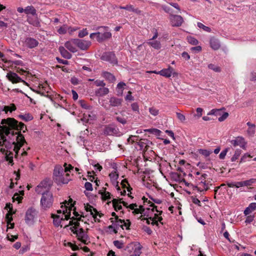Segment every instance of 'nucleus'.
Segmentation results:
<instances>
[{
  "mask_svg": "<svg viewBox=\"0 0 256 256\" xmlns=\"http://www.w3.org/2000/svg\"><path fill=\"white\" fill-rule=\"evenodd\" d=\"M0 126V130H2L4 132L5 135L8 136L10 134L11 130H22L23 132H25L27 130L26 126L22 122H18L14 118H8L6 119H2L1 121Z\"/></svg>",
  "mask_w": 256,
  "mask_h": 256,
  "instance_id": "1",
  "label": "nucleus"
},
{
  "mask_svg": "<svg viewBox=\"0 0 256 256\" xmlns=\"http://www.w3.org/2000/svg\"><path fill=\"white\" fill-rule=\"evenodd\" d=\"M53 178L54 182L58 184H66L70 180V174H65L64 168L60 165L55 166L53 172Z\"/></svg>",
  "mask_w": 256,
  "mask_h": 256,
  "instance_id": "2",
  "label": "nucleus"
},
{
  "mask_svg": "<svg viewBox=\"0 0 256 256\" xmlns=\"http://www.w3.org/2000/svg\"><path fill=\"white\" fill-rule=\"evenodd\" d=\"M96 30L100 31L90 34V37L91 39H94L96 38V41L98 42H102L110 38L112 36V33L109 31L108 26H98L96 28Z\"/></svg>",
  "mask_w": 256,
  "mask_h": 256,
  "instance_id": "3",
  "label": "nucleus"
},
{
  "mask_svg": "<svg viewBox=\"0 0 256 256\" xmlns=\"http://www.w3.org/2000/svg\"><path fill=\"white\" fill-rule=\"evenodd\" d=\"M54 202V197L50 191H46L44 194H42L40 199V205L43 210H47L51 208Z\"/></svg>",
  "mask_w": 256,
  "mask_h": 256,
  "instance_id": "4",
  "label": "nucleus"
},
{
  "mask_svg": "<svg viewBox=\"0 0 256 256\" xmlns=\"http://www.w3.org/2000/svg\"><path fill=\"white\" fill-rule=\"evenodd\" d=\"M207 176L206 174H202L199 178L198 184L194 186V188L200 192L207 191L212 185L210 182L208 181Z\"/></svg>",
  "mask_w": 256,
  "mask_h": 256,
  "instance_id": "5",
  "label": "nucleus"
},
{
  "mask_svg": "<svg viewBox=\"0 0 256 256\" xmlns=\"http://www.w3.org/2000/svg\"><path fill=\"white\" fill-rule=\"evenodd\" d=\"M18 134L16 137V142H13L12 144L14 145V150L16 152V155L18 154V150L26 142V140L24 136L21 134L20 132H14V131L12 132V136L14 134Z\"/></svg>",
  "mask_w": 256,
  "mask_h": 256,
  "instance_id": "6",
  "label": "nucleus"
},
{
  "mask_svg": "<svg viewBox=\"0 0 256 256\" xmlns=\"http://www.w3.org/2000/svg\"><path fill=\"white\" fill-rule=\"evenodd\" d=\"M74 234L76 235L78 240L84 244H88L90 242L89 236L83 228H80L78 230H76Z\"/></svg>",
  "mask_w": 256,
  "mask_h": 256,
  "instance_id": "7",
  "label": "nucleus"
},
{
  "mask_svg": "<svg viewBox=\"0 0 256 256\" xmlns=\"http://www.w3.org/2000/svg\"><path fill=\"white\" fill-rule=\"evenodd\" d=\"M170 20L172 26H180L184 22L183 18L180 16L176 14H170Z\"/></svg>",
  "mask_w": 256,
  "mask_h": 256,
  "instance_id": "8",
  "label": "nucleus"
},
{
  "mask_svg": "<svg viewBox=\"0 0 256 256\" xmlns=\"http://www.w3.org/2000/svg\"><path fill=\"white\" fill-rule=\"evenodd\" d=\"M158 73L159 74L166 78H170L172 75L174 77L178 76V73L176 72L174 68L170 66H168V68H164L160 71H158Z\"/></svg>",
  "mask_w": 256,
  "mask_h": 256,
  "instance_id": "9",
  "label": "nucleus"
},
{
  "mask_svg": "<svg viewBox=\"0 0 256 256\" xmlns=\"http://www.w3.org/2000/svg\"><path fill=\"white\" fill-rule=\"evenodd\" d=\"M23 42L24 46L30 49L38 46L39 44L38 40L31 37L26 38Z\"/></svg>",
  "mask_w": 256,
  "mask_h": 256,
  "instance_id": "10",
  "label": "nucleus"
},
{
  "mask_svg": "<svg viewBox=\"0 0 256 256\" xmlns=\"http://www.w3.org/2000/svg\"><path fill=\"white\" fill-rule=\"evenodd\" d=\"M76 39V45L77 47L82 50H86L88 49L91 45V42L82 39Z\"/></svg>",
  "mask_w": 256,
  "mask_h": 256,
  "instance_id": "11",
  "label": "nucleus"
},
{
  "mask_svg": "<svg viewBox=\"0 0 256 256\" xmlns=\"http://www.w3.org/2000/svg\"><path fill=\"white\" fill-rule=\"evenodd\" d=\"M102 60L108 62L112 64H116L117 61L114 54L112 52H106L102 54L101 56Z\"/></svg>",
  "mask_w": 256,
  "mask_h": 256,
  "instance_id": "12",
  "label": "nucleus"
},
{
  "mask_svg": "<svg viewBox=\"0 0 256 256\" xmlns=\"http://www.w3.org/2000/svg\"><path fill=\"white\" fill-rule=\"evenodd\" d=\"M64 46L68 50L72 53L76 52L78 51L76 45V39L72 38L64 43Z\"/></svg>",
  "mask_w": 256,
  "mask_h": 256,
  "instance_id": "13",
  "label": "nucleus"
},
{
  "mask_svg": "<svg viewBox=\"0 0 256 256\" xmlns=\"http://www.w3.org/2000/svg\"><path fill=\"white\" fill-rule=\"evenodd\" d=\"M230 143L234 146H240L244 150L246 149V142L242 136H238L234 140H232Z\"/></svg>",
  "mask_w": 256,
  "mask_h": 256,
  "instance_id": "14",
  "label": "nucleus"
},
{
  "mask_svg": "<svg viewBox=\"0 0 256 256\" xmlns=\"http://www.w3.org/2000/svg\"><path fill=\"white\" fill-rule=\"evenodd\" d=\"M60 208L61 210H57V213L58 214H61L62 212V216L64 218V219L66 220L70 219L71 208H68V209L67 206L63 205H62Z\"/></svg>",
  "mask_w": 256,
  "mask_h": 256,
  "instance_id": "15",
  "label": "nucleus"
},
{
  "mask_svg": "<svg viewBox=\"0 0 256 256\" xmlns=\"http://www.w3.org/2000/svg\"><path fill=\"white\" fill-rule=\"evenodd\" d=\"M36 214V212L35 209L30 208L28 210L26 214V223H30L32 222Z\"/></svg>",
  "mask_w": 256,
  "mask_h": 256,
  "instance_id": "16",
  "label": "nucleus"
},
{
  "mask_svg": "<svg viewBox=\"0 0 256 256\" xmlns=\"http://www.w3.org/2000/svg\"><path fill=\"white\" fill-rule=\"evenodd\" d=\"M27 22L35 27H40V24L39 18L38 17L37 14L36 15L27 16Z\"/></svg>",
  "mask_w": 256,
  "mask_h": 256,
  "instance_id": "17",
  "label": "nucleus"
},
{
  "mask_svg": "<svg viewBox=\"0 0 256 256\" xmlns=\"http://www.w3.org/2000/svg\"><path fill=\"white\" fill-rule=\"evenodd\" d=\"M6 77L12 83H18L21 82H24L18 75L13 72H9L7 74Z\"/></svg>",
  "mask_w": 256,
  "mask_h": 256,
  "instance_id": "18",
  "label": "nucleus"
},
{
  "mask_svg": "<svg viewBox=\"0 0 256 256\" xmlns=\"http://www.w3.org/2000/svg\"><path fill=\"white\" fill-rule=\"evenodd\" d=\"M85 210L86 211L90 212V214L92 216L95 221H96V216L98 214L99 215L100 217H101L102 216V214H100L96 209L94 208L92 206L88 204L85 206Z\"/></svg>",
  "mask_w": 256,
  "mask_h": 256,
  "instance_id": "19",
  "label": "nucleus"
},
{
  "mask_svg": "<svg viewBox=\"0 0 256 256\" xmlns=\"http://www.w3.org/2000/svg\"><path fill=\"white\" fill-rule=\"evenodd\" d=\"M132 248L134 250V254H132L130 256H140L141 254V246L138 244H130L127 246V248Z\"/></svg>",
  "mask_w": 256,
  "mask_h": 256,
  "instance_id": "20",
  "label": "nucleus"
},
{
  "mask_svg": "<svg viewBox=\"0 0 256 256\" xmlns=\"http://www.w3.org/2000/svg\"><path fill=\"white\" fill-rule=\"evenodd\" d=\"M51 216L54 219L53 223L56 226H60L61 227L62 226L60 225V223L62 220H65L64 217L60 216V215L53 214H52Z\"/></svg>",
  "mask_w": 256,
  "mask_h": 256,
  "instance_id": "21",
  "label": "nucleus"
},
{
  "mask_svg": "<svg viewBox=\"0 0 256 256\" xmlns=\"http://www.w3.org/2000/svg\"><path fill=\"white\" fill-rule=\"evenodd\" d=\"M102 76L110 82L113 83L116 80L115 76L109 72L104 71L102 73Z\"/></svg>",
  "mask_w": 256,
  "mask_h": 256,
  "instance_id": "22",
  "label": "nucleus"
},
{
  "mask_svg": "<svg viewBox=\"0 0 256 256\" xmlns=\"http://www.w3.org/2000/svg\"><path fill=\"white\" fill-rule=\"evenodd\" d=\"M108 92V88L104 86L97 89L95 91V94L96 96L100 97L107 94Z\"/></svg>",
  "mask_w": 256,
  "mask_h": 256,
  "instance_id": "23",
  "label": "nucleus"
},
{
  "mask_svg": "<svg viewBox=\"0 0 256 256\" xmlns=\"http://www.w3.org/2000/svg\"><path fill=\"white\" fill-rule=\"evenodd\" d=\"M62 56L66 59H70L72 57V54L66 50L64 47L60 46L58 48Z\"/></svg>",
  "mask_w": 256,
  "mask_h": 256,
  "instance_id": "24",
  "label": "nucleus"
},
{
  "mask_svg": "<svg viewBox=\"0 0 256 256\" xmlns=\"http://www.w3.org/2000/svg\"><path fill=\"white\" fill-rule=\"evenodd\" d=\"M122 100L116 97H112L110 100V105L112 106H120Z\"/></svg>",
  "mask_w": 256,
  "mask_h": 256,
  "instance_id": "25",
  "label": "nucleus"
},
{
  "mask_svg": "<svg viewBox=\"0 0 256 256\" xmlns=\"http://www.w3.org/2000/svg\"><path fill=\"white\" fill-rule=\"evenodd\" d=\"M210 45L211 48L214 50H218L220 46L218 40L214 38H210Z\"/></svg>",
  "mask_w": 256,
  "mask_h": 256,
  "instance_id": "26",
  "label": "nucleus"
},
{
  "mask_svg": "<svg viewBox=\"0 0 256 256\" xmlns=\"http://www.w3.org/2000/svg\"><path fill=\"white\" fill-rule=\"evenodd\" d=\"M45 184V182H42L39 185H38L36 188V192L38 194H42H42H44L46 192V187L44 186Z\"/></svg>",
  "mask_w": 256,
  "mask_h": 256,
  "instance_id": "27",
  "label": "nucleus"
},
{
  "mask_svg": "<svg viewBox=\"0 0 256 256\" xmlns=\"http://www.w3.org/2000/svg\"><path fill=\"white\" fill-rule=\"evenodd\" d=\"M147 43L148 45L156 50H159L161 48V44L160 41L156 40H150L149 42Z\"/></svg>",
  "mask_w": 256,
  "mask_h": 256,
  "instance_id": "28",
  "label": "nucleus"
},
{
  "mask_svg": "<svg viewBox=\"0 0 256 256\" xmlns=\"http://www.w3.org/2000/svg\"><path fill=\"white\" fill-rule=\"evenodd\" d=\"M25 14L27 15V16H30V14L32 16L36 15V10L32 6H28L25 8Z\"/></svg>",
  "mask_w": 256,
  "mask_h": 256,
  "instance_id": "29",
  "label": "nucleus"
},
{
  "mask_svg": "<svg viewBox=\"0 0 256 256\" xmlns=\"http://www.w3.org/2000/svg\"><path fill=\"white\" fill-rule=\"evenodd\" d=\"M256 210V203H251L248 207H247L244 210V214L247 216L250 214L252 212Z\"/></svg>",
  "mask_w": 256,
  "mask_h": 256,
  "instance_id": "30",
  "label": "nucleus"
},
{
  "mask_svg": "<svg viewBox=\"0 0 256 256\" xmlns=\"http://www.w3.org/2000/svg\"><path fill=\"white\" fill-rule=\"evenodd\" d=\"M119 8L120 9L132 11L136 14H140V11L139 10L138 8H134L133 6L131 4H127L125 6H120Z\"/></svg>",
  "mask_w": 256,
  "mask_h": 256,
  "instance_id": "31",
  "label": "nucleus"
},
{
  "mask_svg": "<svg viewBox=\"0 0 256 256\" xmlns=\"http://www.w3.org/2000/svg\"><path fill=\"white\" fill-rule=\"evenodd\" d=\"M116 132L115 128L112 126H106L104 130V134L106 135H112L114 134H116Z\"/></svg>",
  "mask_w": 256,
  "mask_h": 256,
  "instance_id": "32",
  "label": "nucleus"
},
{
  "mask_svg": "<svg viewBox=\"0 0 256 256\" xmlns=\"http://www.w3.org/2000/svg\"><path fill=\"white\" fill-rule=\"evenodd\" d=\"M118 222H120V227L124 229V226L126 227V230H129V227L130 226V220H127L126 222H125L124 220H118Z\"/></svg>",
  "mask_w": 256,
  "mask_h": 256,
  "instance_id": "33",
  "label": "nucleus"
},
{
  "mask_svg": "<svg viewBox=\"0 0 256 256\" xmlns=\"http://www.w3.org/2000/svg\"><path fill=\"white\" fill-rule=\"evenodd\" d=\"M120 199H116L114 198L112 200L113 206L114 208V210L118 211V210H120L122 208V206L119 204L120 201Z\"/></svg>",
  "mask_w": 256,
  "mask_h": 256,
  "instance_id": "34",
  "label": "nucleus"
},
{
  "mask_svg": "<svg viewBox=\"0 0 256 256\" xmlns=\"http://www.w3.org/2000/svg\"><path fill=\"white\" fill-rule=\"evenodd\" d=\"M126 86V84L124 82H120L117 84V92L120 95L122 94L124 88Z\"/></svg>",
  "mask_w": 256,
  "mask_h": 256,
  "instance_id": "35",
  "label": "nucleus"
},
{
  "mask_svg": "<svg viewBox=\"0 0 256 256\" xmlns=\"http://www.w3.org/2000/svg\"><path fill=\"white\" fill-rule=\"evenodd\" d=\"M18 117L26 122H28L33 119V116L30 114H26L23 115L20 114L18 116Z\"/></svg>",
  "mask_w": 256,
  "mask_h": 256,
  "instance_id": "36",
  "label": "nucleus"
},
{
  "mask_svg": "<svg viewBox=\"0 0 256 256\" xmlns=\"http://www.w3.org/2000/svg\"><path fill=\"white\" fill-rule=\"evenodd\" d=\"M71 219L72 220L69 222V224L74 225V226H76L77 228V227L80 225L79 221L81 220V218H74L72 217Z\"/></svg>",
  "mask_w": 256,
  "mask_h": 256,
  "instance_id": "37",
  "label": "nucleus"
},
{
  "mask_svg": "<svg viewBox=\"0 0 256 256\" xmlns=\"http://www.w3.org/2000/svg\"><path fill=\"white\" fill-rule=\"evenodd\" d=\"M242 153V151L240 149H237L236 150L234 154L231 158V161L232 162H234L236 161L238 157L240 156V154Z\"/></svg>",
  "mask_w": 256,
  "mask_h": 256,
  "instance_id": "38",
  "label": "nucleus"
},
{
  "mask_svg": "<svg viewBox=\"0 0 256 256\" xmlns=\"http://www.w3.org/2000/svg\"><path fill=\"white\" fill-rule=\"evenodd\" d=\"M68 29V26L66 24H64L58 30V32L60 34H64L66 32Z\"/></svg>",
  "mask_w": 256,
  "mask_h": 256,
  "instance_id": "39",
  "label": "nucleus"
},
{
  "mask_svg": "<svg viewBox=\"0 0 256 256\" xmlns=\"http://www.w3.org/2000/svg\"><path fill=\"white\" fill-rule=\"evenodd\" d=\"M208 68L216 72H220L221 71V69H220V67H219L218 66H216L214 64H209L208 65Z\"/></svg>",
  "mask_w": 256,
  "mask_h": 256,
  "instance_id": "40",
  "label": "nucleus"
},
{
  "mask_svg": "<svg viewBox=\"0 0 256 256\" xmlns=\"http://www.w3.org/2000/svg\"><path fill=\"white\" fill-rule=\"evenodd\" d=\"M149 112L153 116H156L159 114V110L154 107L149 108Z\"/></svg>",
  "mask_w": 256,
  "mask_h": 256,
  "instance_id": "41",
  "label": "nucleus"
},
{
  "mask_svg": "<svg viewBox=\"0 0 256 256\" xmlns=\"http://www.w3.org/2000/svg\"><path fill=\"white\" fill-rule=\"evenodd\" d=\"M78 102H79L80 104V106L82 108H84L87 109V110H90L92 108V106L90 105H88L86 103V102L84 100H79Z\"/></svg>",
  "mask_w": 256,
  "mask_h": 256,
  "instance_id": "42",
  "label": "nucleus"
},
{
  "mask_svg": "<svg viewBox=\"0 0 256 256\" xmlns=\"http://www.w3.org/2000/svg\"><path fill=\"white\" fill-rule=\"evenodd\" d=\"M14 213V212H8V213L6 215V220L8 224V226L9 224L11 222L12 220V215Z\"/></svg>",
  "mask_w": 256,
  "mask_h": 256,
  "instance_id": "43",
  "label": "nucleus"
},
{
  "mask_svg": "<svg viewBox=\"0 0 256 256\" xmlns=\"http://www.w3.org/2000/svg\"><path fill=\"white\" fill-rule=\"evenodd\" d=\"M256 182V179L255 178H251L249 180H246L242 182L243 186H250L252 184L255 182Z\"/></svg>",
  "mask_w": 256,
  "mask_h": 256,
  "instance_id": "44",
  "label": "nucleus"
},
{
  "mask_svg": "<svg viewBox=\"0 0 256 256\" xmlns=\"http://www.w3.org/2000/svg\"><path fill=\"white\" fill-rule=\"evenodd\" d=\"M4 134V132H3L2 130H0V146H2L4 142L6 141V137Z\"/></svg>",
  "mask_w": 256,
  "mask_h": 256,
  "instance_id": "45",
  "label": "nucleus"
},
{
  "mask_svg": "<svg viewBox=\"0 0 256 256\" xmlns=\"http://www.w3.org/2000/svg\"><path fill=\"white\" fill-rule=\"evenodd\" d=\"M187 40L188 42L192 45H196L198 44V40L192 36H188Z\"/></svg>",
  "mask_w": 256,
  "mask_h": 256,
  "instance_id": "46",
  "label": "nucleus"
},
{
  "mask_svg": "<svg viewBox=\"0 0 256 256\" xmlns=\"http://www.w3.org/2000/svg\"><path fill=\"white\" fill-rule=\"evenodd\" d=\"M198 26L200 28H202L204 30L207 32H210L211 30V29L210 28L205 26L201 22L198 23Z\"/></svg>",
  "mask_w": 256,
  "mask_h": 256,
  "instance_id": "47",
  "label": "nucleus"
},
{
  "mask_svg": "<svg viewBox=\"0 0 256 256\" xmlns=\"http://www.w3.org/2000/svg\"><path fill=\"white\" fill-rule=\"evenodd\" d=\"M88 34V30L86 28H84L78 32V36L80 38H82Z\"/></svg>",
  "mask_w": 256,
  "mask_h": 256,
  "instance_id": "48",
  "label": "nucleus"
},
{
  "mask_svg": "<svg viewBox=\"0 0 256 256\" xmlns=\"http://www.w3.org/2000/svg\"><path fill=\"white\" fill-rule=\"evenodd\" d=\"M102 194V198L104 200H108L110 198V194L108 192L104 191V192H100Z\"/></svg>",
  "mask_w": 256,
  "mask_h": 256,
  "instance_id": "49",
  "label": "nucleus"
},
{
  "mask_svg": "<svg viewBox=\"0 0 256 256\" xmlns=\"http://www.w3.org/2000/svg\"><path fill=\"white\" fill-rule=\"evenodd\" d=\"M230 148H225L224 150H223L219 155L220 158L221 160L224 159L226 154V153L230 150Z\"/></svg>",
  "mask_w": 256,
  "mask_h": 256,
  "instance_id": "50",
  "label": "nucleus"
},
{
  "mask_svg": "<svg viewBox=\"0 0 256 256\" xmlns=\"http://www.w3.org/2000/svg\"><path fill=\"white\" fill-rule=\"evenodd\" d=\"M114 244L119 249L122 248L124 247V243L119 240H114Z\"/></svg>",
  "mask_w": 256,
  "mask_h": 256,
  "instance_id": "51",
  "label": "nucleus"
},
{
  "mask_svg": "<svg viewBox=\"0 0 256 256\" xmlns=\"http://www.w3.org/2000/svg\"><path fill=\"white\" fill-rule=\"evenodd\" d=\"M109 176L112 180H116L118 178V175L116 172H112L110 174Z\"/></svg>",
  "mask_w": 256,
  "mask_h": 256,
  "instance_id": "52",
  "label": "nucleus"
},
{
  "mask_svg": "<svg viewBox=\"0 0 256 256\" xmlns=\"http://www.w3.org/2000/svg\"><path fill=\"white\" fill-rule=\"evenodd\" d=\"M64 173H68V172H70L71 170L74 168V167L72 166L70 164L68 165L66 163L64 164Z\"/></svg>",
  "mask_w": 256,
  "mask_h": 256,
  "instance_id": "53",
  "label": "nucleus"
},
{
  "mask_svg": "<svg viewBox=\"0 0 256 256\" xmlns=\"http://www.w3.org/2000/svg\"><path fill=\"white\" fill-rule=\"evenodd\" d=\"M228 116V113L227 112H224L218 118V120L219 122H222Z\"/></svg>",
  "mask_w": 256,
  "mask_h": 256,
  "instance_id": "54",
  "label": "nucleus"
},
{
  "mask_svg": "<svg viewBox=\"0 0 256 256\" xmlns=\"http://www.w3.org/2000/svg\"><path fill=\"white\" fill-rule=\"evenodd\" d=\"M176 116L178 118L181 122H184L186 120V117L185 116L180 112H176Z\"/></svg>",
  "mask_w": 256,
  "mask_h": 256,
  "instance_id": "55",
  "label": "nucleus"
},
{
  "mask_svg": "<svg viewBox=\"0 0 256 256\" xmlns=\"http://www.w3.org/2000/svg\"><path fill=\"white\" fill-rule=\"evenodd\" d=\"M94 83L96 86L104 87L106 86V83L103 80H96Z\"/></svg>",
  "mask_w": 256,
  "mask_h": 256,
  "instance_id": "56",
  "label": "nucleus"
},
{
  "mask_svg": "<svg viewBox=\"0 0 256 256\" xmlns=\"http://www.w3.org/2000/svg\"><path fill=\"white\" fill-rule=\"evenodd\" d=\"M221 110L219 109H213L208 114V115L214 114V115H220Z\"/></svg>",
  "mask_w": 256,
  "mask_h": 256,
  "instance_id": "57",
  "label": "nucleus"
},
{
  "mask_svg": "<svg viewBox=\"0 0 256 256\" xmlns=\"http://www.w3.org/2000/svg\"><path fill=\"white\" fill-rule=\"evenodd\" d=\"M6 158L7 161H8L9 163L13 164L12 154L11 152H10L8 154H6Z\"/></svg>",
  "mask_w": 256,
  "mask_h": 256,
  "instance_id": "58",
  "label": "nucleus"
},
{
  "mask_svg": "<svg viewBox=\"0 0 256 256\" xmlns=\"http://www.w3.org/2000/svg\"><path fill=\"white\" fill-rule=\"evenodd\" d=\"M131 107L134 111L139 112V106L136 102L132 103L131 104Z\"/></svg>",
  "mask_w": 256,
  "mask_h": 256,
  "instance_id": "59",
  "label": "nucleus"
},
{
  "mask_svg": "<svg viewBox=\"0 0 256 256\" xmlns=\"http://www.w3.org/2000/svg\"><path fill=\"white\" fill-rule=\"evenodd\" d=\"M132 92L130 91H128L127 95L126 96L125 99L126 100L133 101L134 100V97L132 95Z\"/></svg>",
  "mask_w": 256,
  "mask_h": 256,
  "instance_id": "60",
  "label": "nucleus"
},
{
  "mask_svg": "<svg viewBox=\"0 0 256 256\" xmlns=\"http://www.w3.org/2000/svg\"><path fill=\"white\" fill-rule=\"evenodd\" d=\"M84 187L87 190L92 191V186L90 182H86L85 183Z\"/></svg>",
  "mask_w": 256,
  "mask_h": 256,
  "instance_id": "61",
  "label": "nucleus"
},
{
  "mask_svg": "<svg viewBox=\"0 0 256 256\" xmlns=\"http://www.w3.org/2000/svg\"><path fill=\"white\" fill-rule=\"evenodd\" d=\"M145 131L150 132H154L156 134L158 135H159L160 134L161 132L160 130L156 128L146 130H145Z\"/></svg>",
  "mask_w": 256,
  "mask_h": 256,
  "instance_id": "62",
  "label": "nucleus"
},
{
  "mask_svg": "<svg viewBox=\"0 0 256 256\" xmlns=\"http://www.w3.org/2000/svg\"><path fill=\"white\" fill-rule=\"evenodd\" d=\"M255 132V128H248L247 130V133L250 136L254 134Z\"/></svg>",
  "mask_w": 256,
  "mask_h": 256,
  "instance_id": "63",
  "label": "nucleus"
},
{
  "mask_svg": "<svg viewBox=\"0 0 256 256\" xmlns=\"http://www.w3.org/2000/svg\"><path fill=\"white\" fill-rule=\"evenodd\" d=\"M254 216H248L247 217H246V218L245 220V222L246 223H248V224H250V223L251 222H252L254 220Z\"/></svg>",
  "mask_w": 256,
  "mask_h": 256,
  "instance_id": "64",
  "label": "nucleus"
}]
</instances>
